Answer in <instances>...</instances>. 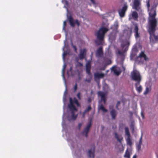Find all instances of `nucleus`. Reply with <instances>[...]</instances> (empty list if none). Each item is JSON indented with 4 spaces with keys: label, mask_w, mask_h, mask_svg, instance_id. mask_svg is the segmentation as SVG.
<instances>
[{
    "label": "nucleus",
    "mask_w": 158,
    "mask_h": 158,
    "mask_svg": "<svg viewBox=\"0 0 158 158\" xmlns=\"http://www.w3.org/2000/svg\"><path fill=\"white\" fill-rule=\"evenodd\" d=\"M109 30L108 29L104 27H102L99 29L97 33L98 40L95 41L96 44L97 45L102 44V41L104 40L105 34Z\"/></svg>",
    "instance_id": "f257e3e1"
},
{
    "label": "nucleus",
    "mask_w": 158,
    "mask_h": 158,
    "mask_svg": "<svg viewBox=\"0 0 158 158\" xmlns=\"http://www.w3.org/2000/svg\"><path fill=\"white\" fill-rule=\"evenodd\" d=\"M70 103L68 104V107L71 111V116L70 117H68V120L70 121L72 120H75L76 119L77 117V115L75 114V111H77V110L76 108L73 104L72 99L71 98H69Z\"/></svg>",
    "instance_id": "f03ea898"
},
{
    "label": "nucleus",
    "mask_w": 158,
    "mask_h": 158,
    "mask_svg": "<svg viewBox=\"0 0 158 158\" xmlns=\"http://www.w3.org/2000/svg\"><path fill=\"white\" fill-rule=\"evenodd\" d=\"M149 24L148 31L151 36L154 34L156 30V27L157 25V21L156 19H149Z\"/></svg>",
    "instance_id": "7ed1b4c3"
},
{
    "label": "nucleus",
    "mask_w": 158,
    "mask_h": 158,
    "mask_svg": "<svg viewBox=\"0 0 158 158\" xmlns=\"http://www.w3.org/2000/svg\"><path fill=\"white\" fill-rule=\"evenodd\" d=\"M131 79L136 82H141V77L139 72L136 70L133 71L131 73Z\"/></svg>",
    "instance_id": "20e7f679"
},
{
    "label": "nucleus",
    "mask_w": 158,
    "mask_h": 158,
    "mask_svg": "<svg viewBox=\"0 0 158 158\" xmlns=\"http://www.w3.org/2000/svg\"><path fill=\"white\" fill-rule=\"evenodd\" d=\"M141 2L140 1H134L132 6L133 9L139 11L141 10Z\"/></svg>",
    "instance_id": "39448f33"
},
{
    "label": "nucleus",
    "mask_w": 158,
    "mask_h": 158,
    "mask_svg": "<svg viewBox=\"0 0 158 158\" xmlns=\"http://www.w3.org/2000/svg\"><path fill=\"white\" fill-rule=\"evenodd\" d=\"M68 19L70 25L72 27H74L75 26V24H76L78 27H79L80 26V23L78 20L77 19L76 20H75V22H74V19L72 16L70 15L68 17Z\"/></svg>",
    "instance_id": "423d86ee"
},
{
    "label": "nucleus",
    "mask_w": 158,
    "mask_h": 158,
    "mask_svg": "<svg viewBox=\"0 0 158 158\" xmlns=\"http://www.w3.org/2000/svg\"><path fill=\"white\" fill-rule=\"evenodd\" d=\"M127 8L128 6L127 5H125L121 9L118 10L119 15L121 17H123L125 16V13L127 10Z\"/></svg>",
    "instance_id": "0eeeda50"
},
{
    "label": "nucleus",
    "mask_w": 158,
    "mask_h": 158,
    "mask_svg": "<svg viewBox=\"0 0 158 158\" xmlns=\"http://www.w3.org/2000/svg\"><path fill=\"white\" fill-rule=\"evenodd\" d=\"M91 126V120H90L89 123L87 125L86 127L84 128L83 133L85 135V136L87 137L88 135V133Z\"/></svg>",
    "instance_id": "6e6552de"
},
{
    "label": "nucleus",
    "mask_w": 158,
    "mask_h": 158,
    "mask_svg": "<svg viewBox=\"0 0 158 158\" xmlns=\"http://www.w3.org/2000/svg\"><path fill=\"white\" fill-rule=\"evenodd\" d=\"M110 114L111 117V119L112 120H115L117 115L118 112L114 109L112 108L110 110Z\"/></svg>",
    "instance_id": "1a4fd4ad"
},
{
    "label": "nucleus",
    "mask_w": 158,
    "mask_h": 158,
    "mask_svg": "<svg viewBox=\"0 0 158 158\" xmlns=\"http://www.w3.org/2000/svg\"><path fill=\"white\" fill-rule=\"evenodd\" d=\"M86 73L88 74L89 76L91 78L92 75L90 72L91 64L89 62H88L86 64Z\"/></svg>",
    "instance_id": "9d476101"
},
{
    "label": "nucleus",
    "mask_w": 158,
    "mask_h": 158,
    "mask_svg": "<svg viewBox=\"0 0 158 158\" xmlns=\"http://www.w3.org/2000/svg\"><path fill=\"white\" fill-rule=\"evenodd\" d=\"M95 146H93L92 148L88 151V156L90 158H94V157Z\"/></svg>",
    "instance_id": "9b49d317"
},
{
    "label": "nucleus",
    "mask_w": 158,
    "mask_h": 158,
    "mask_svg": "<svg viewBox=\"0 0 158 158\" xmlns=\"http://www.w3.org/2000/svg\"><path fill=\"white\" fill-rule=\"evenodd\" d=\"M149 14L150 19H156L155 17L156 15V11L154 9H151Z\"/></svg>",
    "instance_id": "f8f14e48"
},
{
    "label": "nucleus",
    "mask_w": 158,
    "mask_h": 158,
    "mask_svg": "<svg viewBox=\"0 0 158 158\" xmlns=\"http://www.w3.org/2000/svg\"><path fill=\"white\" fill-rule=\"evenodd\" d=\"M103 55L102 47H99L97 50L96 52V56L98 57H101Z\"/></svg>",
    "instance_id": "ddd939ff"
},
{
    "label": "nucleus",
    "mask_w": 158,
    "mask_h": 158,
    "mask_svg": "<svg viewBox=\"0 0 158 158\" xmlns=\"http://www.w3.org/2000/svg\"><path fill=\"white\" fill-rule=\"evenodd\" d=\"M140 82H136L135 84V89L139 93H140L142 90V87L141 85H140Z\"/></svg>",
    "instance_id": "4468645a"
},
{
    "label": "nucleus",
    "mask_w": 158,
    "mask_h": 158,
    "mask_svg": "<svg viewBox=\"0 0 158 158\" xmlns=\"http://www.w3.org/2000/svg\"><path fill=\"white\" fill-rule=\"evenodd\" d=\"M98 96L101 97V100L105 104L106 101V98L105 97V94L103 92L101 91H99L98 92Z\"/></svg>",
    "instance_id": "2eb2a0df"
},
{
    "label": "nucleus",
    "mask_w": 158,
    "mask_h": 158,
    "mask_svg": "<svg viewBox=\"0 0 158 158\" xmlns=\"http://www.w3.org/2000/svg\"><path fill=\"white\" fill-rule=\"evenodd\" d=\"M86 50L84 48L83 50H81L80 52V53L79 55V58L81 60H82L84 58L86 54Z\"/></svg>",
    "instance_id": "dca6fc26"
},
{
    "label": "nucleus",
    "mask_w": 158,
    "mask_h": 158,
    "mask_svg": "<svg viewBox=\"0 0 158 158\" xmlns=\"http://www.w3.org/2000/svg\"><path fill=\"white\" fill-rule=\"evenodd\" d=\"M142 136L141 135L140 137L139 143L136 144V148L137 151L139 152L141 149V146L142 144Z\"/></svg>",
    "instance_id": "f3484780"
},
{
    "label": "nucleus",
    "mask_w": 158,
    "mask_h": 158,
    "mask_svg": "<svg viewBox=\"0 0 158 158\" xmlns=\"http://www.w3.org/2000/svg\"><path fill=\"white\" fill-rule=\"evenodd\" d=\"M139 28L137 25H135L134 30V32L135 33V37L136 38H138L139 37V34L138 32Z\"/></svg>",
    "instance_id": "a211bd4d"
},
{
    "label": "nucleus",
    "mask_w": 158,
    "mask_h": 158,
    "mask_svg": "<svg viewBox=\"0 0 158 158\" xmlns=\"http://www.w3.org/2000/svg\"><path fill=\"white\" fill-rule=\"evenodd\" d=\"M114 136L115 138L120 143H121L122 142V140L123 139V138L121 135H118L116 132H115L114 133Z\"/></svg>",
    "instance_id": "6ab92c4d"
},
{
    "label": "nucleus",
    "mask_w": 158,
    "mask_h": 158,
    "mask_svg": "<svg viewBox=\"0 0 158 158\" xmlns=\"http://www.w3.org/2000/svg\"><path fill=\"white\" fill-rule=\"evenodd\" d=\"M116 32L113 31L109 35V38L111 40L114 39L116 36Z\"/></svg>",
    "instance_id": "aec40b11"
},
{
    "label": "nucleus",
    "mask_w": 158,
    "mask_h": 158,
    "mask_svg": "<svg viewBox=\"0 0 158 158\" xmlns=\"http://www.w3.org/2000/svg\"><path fill=\"white\" fill-rule=\"evenodd\" d=\"M95 77L96 78H102L104 77V74L102 73H94Z\"/></svg>",
    "instance_id": "412c9836"
},
{
    "label": "nucleus",
    "mask_w": 158,
    "mask_h": 158,
    "mask_svg": "<svg viewBox=\"0 0 158 158\" xmlns=\"http://www.w3.org/2000/svg\"><path fill=\"white\" fill-rule=\"evenodd\" d=\"M131 137H127L126 139L127 144L129 145L130 146H131L132 145V143L131 140Z\"/></svg>",
    "instance_id": "4be33fe9"
},
{
    "label": "nucleus",
    "mask_w": 158,
    "mask_h": 158,
    "mask_svg": "<svg viewBox=\"0 0 158 158\" xmlns=\"http://www.w3.org/2000/svg\"><path fill=\"white\" fill-rule=\"evenodd\" d=\"M131 15L132 18L134 20L137 19L138 17V14L137 12L135 11H134L132 12Z\"/></svg>",
    "instance_id": "5701e85b"
},
{
    "label": "nucleus",
    "mask_w": 158,
    "mask_h": 158,
    "mask_svg": "<svg viewBox=\"0 0 158 158\" xmlns=\"http://www.w3.org/2000/svg\"><path fill=\"white\" fill-rule=\"evenodd\" d=\"M125 135L127 137H131L129 128L127 127H126L125 128Z\"/></svg>",
    "instance_id": "b1692460"
},
{
    "label": "nucleus",
    "mask_w": 158,
    "mask_h": 158,
    "mask_svg": "<svg viewBox=\"0 0 158 158\" xmlns=\"http://www.w3.org/2000/svg\"><path fill=\"white\" fill-rule=\"evenodd\" d=\"M127 49H128L127 48H126L123 51H121L119 50H118V53L120 56H123V55L124 53L126 52Z\"/></svg>",
    "instance_id": "393cba45"
},
{
    "label": "nucleus",
    "mask_w": 158,
    "mask_h": 158,
    "mask_svg": "<svg viewBox=\"0 0 158 158\" xmlns=\"http://www.w3.org/2000/svg\"><path fill=\"white\" fill-rule=\"evenodd\" d=\"M73 103H75L78 107H79L80 106V105L79 103L78 102V100L75 98H74L73 100H72Z\"/></svg>",
    "instance_id": "a878e982"
},
{
    "label": "nucleus",
    "mask_w": 158,
    "mask_h": 158,
    "mask_svg": "<svg viewBox=\"0 0 158 158\" xmlns=\"http://www.w3.org/2000/svg\"><path fill=\"white\" fill-rule=\"evenodd\" d=\"M99 109L102 110L104 112H106L107 111V110L104 108L102 104L99 106Z\"/></svg>",
    "instance_id": "bb28decb"
},
{
    "label": "nucleus",
    "mask_w": 158,
    "mask_h": 158,
    "mask_svg": "<svg viewBox=\"0 0 158 158\" xmlns=\"http://www.w3.org/2000/svg\"><path fill=\"white\" fill-rule=\"evenodd\" d=\"M113 71L114 73L116 75L118 76L121 73V72L120 71H117L116 69L114 68H113Z\"/></svg>",
    "instance_id": "cd10ccee"
},
{
    "label": "nucleus",
    "mask_w": 158,
    "mask_h": 158,
    "mask_svg": "<svg viewBox=\"0 0 158 158\" xmlns=\"http://www.w3.org/2000/svg\"><path fill=\"white\" fill-rule=\"evenodd\" d=\"M151 91V89L149 88L148 87H146V88L145 90L143 93V94L144 95H147L150 91Z\"/></svg>",
    "instance_id": "c85d7f7f"
},
{
    "label": "nucleus",
    "mask_w": 158,
    "mask_h": 158,
    "mask_svg": "<svg viewBox=\"0 0 158 158\" xmlns=\"http://www.w3.org/2000/svg\"><path fill=\"white\" fill-rule=\"evenodd\" d=\"M124 157L127 158H130V155L129 152L127 150L126 151L124 156Z\"/></svg>",
    "instance_id": "c756f323"
},
{
    "label": "nucleus",
    "mask_w": 158,
    "mask_h": 158,
    "mask_svg": "<svg viewBox=\"0 0 158 158\" xmlns=\"http://www.w3.org/2000/svg\"><path fill=\"white\" fill-rule=\"evenodd\" d=\"M91 109V107L90 105H89L88 106L87 108L84 111L86 113L89 112L90 111Z\"/></svg>",
    "instance_id": "7c9ffc66"
},
{
    "label": "nucleus",
    "mask_w": 158,
    "mask_h": 158,
    "mask_svg": "<svg viewBox=\"0 0 158 158\" xmlns=\"http://www.w3.org/2000/svg\"><path fill=\"white\" fill-rule=\"evenodd\" d=\"M127 45H129V43L127 42L126 44L124 43H122L121 44V47L122 48V49H123Z\"/></svg>",
    "instance_id": "2f4dec72"
},
{
    "label": "nucleus",
    "mask_w": 158,
    "mask_h": 158,
    "mask_svg": "<svg viewBox=\"0 0 158 158\" xmlns=\"http://www.w3.org/2000/svg\"><path fill=\"white\" fill-rule=\"evenodd\" d=\"M145 55V54L144 52L143 51H141L140 53L139 57L140 58H143V57Z\"/></svg>",
    "instance_id": "473e14b6"
},
{
    "label": "nucleus",
    "mask_w": 158,
    "mask_h": 158,
    "mask_svg": "<svg viewBox=\"0 0 158 158\" xmlns=\"http://www.w3.org/2000/svg\"><path fill=\"white\" fill-rule=\"evenodd\" d=\"M120 104V102L118 101L117 102V103L116 106V108L118 110H119V109L118 108V107L119 106Z\"/></svg>",
    "instance_id": "72a5a7b5"
},
{
    "label": "nucleus",
    "mask_w": 158,
    "mask_h": 158,
    "mask_svg": "<svg viewBox=\"0 0 158 158\" xmlns=\"http://www.w3.org/2000/svg\"><path fill=\"white\" fill-rule=\"evenodd\" d=\"M73 88L74 92H76L77 89V83L75 84Z\"/></svg>",
    "instance_id": "f704fd0d"
},
{
    "label": "nucleus",
    "mask_w": 158,
    "mask_h": 158,
    "mask_svg": "<svg viewBox=\"0 0 158 158\" xmlns=\"http://www.w3.org/2000/svg\"><path fill=\"white\" fill-rule=\"evenodd\" d=\"M66 25V21H65L63 23V29L64 30H65V26Z\"/></svg>",
    "instance_id": "c9c22d12"
},
{
    "label": "nucleus",
    "mask_w": 158,
    "mask_h": 158,
    "mask_svg": "<svg viewBox=\"0 0 158 158\" xmlns=\"http://www.w3.org/2000/svg\"><path fill=\"white\" fill-rule=\"evenodd\" d=\"M89 78L88 79H86L85 80V82H87L88 83H90L91 82V79L92 78V77H91V78H90L89 76Z\"/></svg>",
    "instance_id": "e433bc0d"
},
{
    "label": "nucleus",
    "mask_w": 158,
    "mask_h": 158,
    "mask_svg": "<svg viewBox=\"0 0 158 158\" xmlns=\"http://www.w3.org/2000/svg\"><path fill=\"white\" fill-rule=\"evenodd\" d=\"M67 53L66 52H64L63 54V58L64 60H65V57L67 55Z\"/></svg>",
    "instance_id": "4c0bfd02"
},
{
    "label": "nucleus",
    "mask_w": 158,
    "mask_h": 158,
    "mask_svg": "<svg viewBox=\"0 0 158 158\" xmlns=\"http://www.w3.org/2000/svg\"><path fill=\"white\" fill-rule=\"evenodd\" d=\"M143 58H144V60L145 61H148L149 60L147 56L145 54L143 57Z\"/></svg>",
    "instance_id": "58836bf2"
},
{
    "label": "nucleus",
    "mask_w": 158,
    "mask_h": 158,
    "mask_svg": "<svg viewBox=\"0 0 158 158\" xmlns=\"http://www.w3.org/2000/svg\"><path fill=\"white\" fill-rule=\"evenodd\" d=\"M80 94L81 93L80 92L78 93L77 94V97L79 100H81V99Z\"/></svg>",
    "instance_id": "ea45409f"
},
{
    "label": "nucleus",
    "mask_w": 158,
    "mask_h": 158,
    "mask_svg": "<svg viewBox=\"0 0 158 158\" xmlns=\"http://www.w3.org/2000/svg\"><path fill=\"white\" fill-rule=\"evenodd\" d=\"M72 45L73 47L74 50L75 51V52H76L77 50V47H76V46H75L73 45V43H72Z\"/></svg>",
    "instance_id": "a19ab883"
},
{
    "label": "nucleus",
    "mask_w": 158,
    "mask_h": 158,
    "mask_svg": "<svg viewBox=\"0 0 158 158\" xmlns=\"http://www.w3.org/2000/svg\"><path fill=\"white\" fill-rule=\"evenodd\" d=\"M91 2L94 5H96V3L94 0H90Z\"/></svg>",
    "instance_id": "79ce46f5"
},
{
    "label": "nucleus",
    "mask_w": 158,
    "mask_h": 158,
    "mask_svg": "<svg viewBox=\"0 0 158 158\" xmlns=\"http://www.w3.org/2000/svg\"><path fill=\"white\" fill-rule=\"evenodd\" d=\"M65 67H66V65H64V68H63V70H62V72H63V75H64V70H65Z\"/></svg>",
    "instance_id": "37998d69"
},
{
    "label": "nucleus",
    "mask_w": 158,
    "mask_h": 158,
    "mask_svg": "<svg viewBox=\"0 0 158 158\" xmlns=\"http://www.w3.org/2000/svg\"><path fill=\"white\" fill-rule=\"evenodd\" d=\"M86 113L84 111L82 113V116L83 118H84Z\"/></svg>",
    "instance_id": "c03bdc74"
},
{
    "label": "nucleus",
    "mask_w": 158,
    "mask_h": 158,
    "mask_svg": "<svg viewBox=\"0 0 158 158\" xmlns=\"http://www.w3.org/2000/svg\"><path fill=\"white\" fill-rule=\"evenodd\" d=\"M82 125V124L81 123H79V124H78V128H79V130L80 129Z\"/></svg>",
    "instance_id": "a18cd8bd"
},
{
    "label": "nucleus",
    "mask_w": 158,
    "mask_h": 158,
    "mask_svg": "<svg viewBox=\"0 0 158 158\" xmlns=\"http://www.w3.org/2000/svg\"><path fill=\"white\" fill-rule=\"evenodd\" d=\"M78 65L80 66H83L82 64L80 62L78 63Z\"/></svg>",
    "instance_id": "49530a36"
},
{
    "label": "nucleus",
    "mask_w": 158,
    "mask_h": 158,
    "mask_svg": "<svg viewBox=\"0 0 158 158\" xmlns=\"http://www.w3.org/2000/svg\"><path fill=\"white\" fill-rule=\"evenodd\" d=\"M141 115L142 117V118H144V115L143 114V112H141Z\"/></svg>",
    "instance_id": "de8ad7c7"
},
{
    "label": "nucleus",
    "mask_w": 158,
    "mask_h": 158,
    "mask_svg": "<svg viewBox=\"0 0 158 158\" xmlns=\"http://www.w3.org/2000/svg\"><path fill=\"white\" fill-rule=\"evenodd\" d=\"M88 101L89 102H91V99L90 98L88 99Z\"/></svg>",
    "instance_id": "09e8293b"
},
{
    "label": "nucleus",
    "mask_w": 158,
    "mask_h": 158,
    "mask_svg": "<svg viewBox=\"0 0 158 158\" xmlns=\"http://www.w3.org/2000/svg\"><path fill=\"white\" fill-rule=\"evenodd\" d=\"M133 158H136V155H135L133 156Z\"/></svg>",
    "instance_id": "8fccbe9b"
},
{
    "label": "nucleus",
    "mask_w": 158,
    "mask_h": 158,
    "mask_svg": "<svg viewBox=\"0 0 158 158\" xmlns=\"http://www.w3.org/2000/svg\"><path fill=\"white\" fill-rule=\"evenodd\" d=\"M147 6L148 7L150 6V4L149 2L147 3Z\"/></svg>",
    "instance_id": "3c124183"
},
{
    "label": "nucleus",
    "mask_w": 158,
    "mask_h": 158,
    "mask_svg": "<svg viewBox=\"0 0 158 158\" xmlns=\"http://www.w3.org/2000/svg\"><path fill=\"white\" fill-rule=\"evenodd\" d=\"M72 70V67H70V71H71Z\"/></svg>",
    "instance_id": "603ef678"
},
{
    "label": "nucleus",
    "mask_w": 158,
    "mask_h": 158,
    "mask_svg": "<svg viewBox=\"0 0 158 158\" xmlns=\"http://www.w3.org/2000/svg\"><path fill=\"white\" fill-rule=\"evenodd\" d=\"M93 91L92 90L91 92V94H93Z\"/></svg>",
    "instance_id": "864d4df0"
},
{
    "label": "nucleus",
    "mask_w": 158,
    "mask_h": 158,
    "mask_svg": "<svg viewBox=\"0 0 158 158\" xmlns=\"http://www.w3.org/2000/svg\"><path fill=\"white\" fill-rule=\"evenodd\" d=\"M140 1V0H134V1Z\"/></svg>",
    "instance_id": "5fc2aeb1"
}]
</instances>
